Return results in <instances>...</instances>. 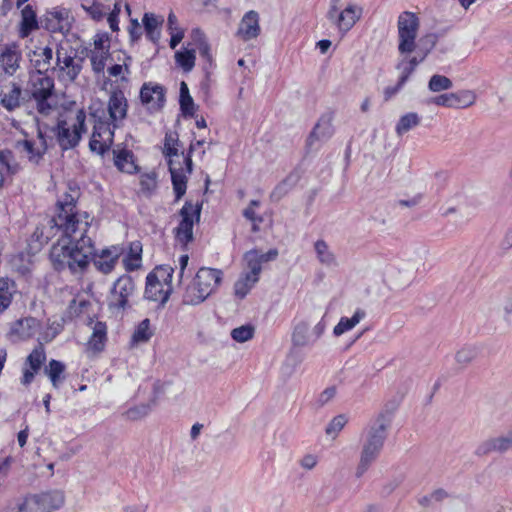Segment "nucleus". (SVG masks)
I'll list each match as a JSON object with an SVG mask.
<instances>
[{
	"label": "nucleus",
	"instance_id": "72a5a7b5",
	"mask_svg": "<svg viewBox=\"0 0 512 512\" xmlns=\"http://www.w3.org/2000/svg\"><path fill=\"white\" fill-rule=\"evenodd\" d=\"M53 54V49L48 46L36 47L33 51V55L35 57L34 66L37 69L36 71H42L45 73L51 65Z\"/></svg>",
	"mask_w": 512,
	"mask_h": 512
},
{
	"label": "nucleus",
	"instance_id": "6e6d98bb",
	"mask_svg": "<svg viewBox=\"0 0 512 512\" xmlns=\"http://www.w3.org/2000/svg\"><path fill=\"white\" fill-rule=\"evenodd\" d=\"M291 189L290 177L281 181L271 192L270 198L274 202L280 201Z\"/></svg>",
	"mask_w": 512,
	"mask_h": 512
},
{
	"label": "nucleus",
	"instance_id": "a878e982",
	"mask_svg": "<svg viewBox=\"0 0 512 512\" xmlns=\"http://www.w3.org/2000/svg\"><path fill=\"white\" fill-rule=\"evenodd\" d=\"M21 53L16 45L6 46L0 53V67L8 75H13L19 68Z\"/></svg>",
	"mask_w": 512,
	"mask_h": 512
},
{
	"label": "nucleus",
	"instance_id": "69168bd1",
	"mask_svg": "<svg viewBox=\"0 0 512 512\" xmlns=\"http://www.w3.org/2000/svg\"><path fill=\"white\" fill-rule=\"evenodd\" d=\"M317 463H318L317 456H315L313 454H306L305 456H303V458L300 461L301 467L306 470L313 469L317 465Z\"/></svg>",
	"mask_w": 512,
	"mask_h": 512
},
{
	"label": "nucleus",
	"instance_id": "39448f33",
	"mask_svg": "<svg viewBox=\"0 0 512 512\" xmlns=\"http://www.w3.org/2000/svg\"><path fill=\"white\" fill-rule=\"evenodd\" d=\"M56 64L54 70L60 82L70 84L80 75L83 69L84 58L77 56L76 49L69 41H60L56 47Z\"/></svg>",
	"mask_w": 512,
	"mask_h": 512
},
{
	"label": "nucleus",
	"instance_id": "4468645a",
	"mask_svg": "<svg viewBox=\"0 0 512 512\" xmlns=\"http://www.w3.org/2000/svg\"><path fill=\"white\" fill-rule=\"evenodd\" d=\"M141 103L151 113L160 111L165 104V88L157 83H144L140 90Z\"/></svg>",
	"mask_w": 512,
	"mask_h": 512
},
{
	"label": "nucleus",
	"instance_id": "f257e3e1",
	"mask_svg": "<svg viewBox=\"0 0 512 512\" xmlns=\"http://www.w3.org/2000/svg\"><path fill=\"white\" fill-rule=\"evenodd\" d=\"M67 226L59 223V217L56 215L36 227L32 234V240L42 246L54 238L59 231H62L61 238L50 251L53 265L57 270L68 269L74 274L81 273L88 266L90 256L95 254V248L88 234L81 237V234L77 232V227H72L74 231H69L66 230Z\"/></svg>",
	"mask_w": 512,
	"mask_h": 512
},
{
	"label": "nucleus",
	"instance_id": "393cba45",
	"mask_svg": "<svg viewBox=\"0 0 512 512\" xmlns=\"http://www.w3.org/2000/svg\"><path fill=\"white\" fill-rule=\"evenodd\" d=\"M333 133L332 117L330 115H324L318 120L311 131L307 139V144L313 146L315 141H326L331 138Z\"/></svg>",
	"mask_w": 512,
	"mask_h": 512
},
{
	"label": "nucleus",
	"instance_id": "603ef678",
	"mask_svg": "<svg viewBox=\"0 0 512 512\" xmlns=\"http://www.w3.org/2000/svg\"><path fill=\"white\" fill-rule=\"evenodd\" d=\"M396 69L399 71L400 85H404L415 69L408 63V57L404 56L396 65Z\"/></svg>",
	"mask_w": 512,
	"mask_h": 512
},
{
	"label": "nucleus",
	"instance_id": "ddd939ff",
	"mask_svg": "<svg viewBox=\"0 0 512 512\" xmlns=\"http://www.w3.org/2000/svg\"><path fill=\"white\" fill-rule=\"evenodd\" d=\"M110 39L107 33H97L93 38V48L89 51L88 57L94 73L100 74L104 71L106 61L110 56Z\"/></svg>",
	"mask_w": 512,
	"mask_h": 512
},
{
	"label": "nucleus",
	"instance_id": "79ce46f5",
	"mask_svg": "<svg viewBox=\"0 0 512 512\" xmlns=\"http://www.w3.org/2000/svg\"><path fill=\"white\" fill-rule=\"evenodd\" d=\"M173 268L168 265H162L157 267L152 273L147 276V280L156 281L160 284L171 285Z\"/></svg>",
	"mask_w": 512,
	"mask_h": 512
},
{
	"label": "nucleus",
	"instance_id": "37998d69",
	"mask_svg": "<svg viewBox=\"0 0 512 512\" xmlns=\"http://www.w3.org/2000/svg\"><path fill=\"white\" fill-rule=\"evenodd\" d=\"M258 250L253 249L244 254V261L246 262V266L249 269L246 274L254 277L260 276L262 271L261 263L258 260Z\"/></svg>",
	"mask_w": 512,
	"mask_h": 512
},
{
	"label": "nucleus",
	"instance_id": "4d7b16f0",
	"mask_svg": "<svg viewBox=\"0 0 512 512\" xmlns=\"http://www.w3.org/2000/svg\"><path fill=\"white\" fill-rule=\"evenodd\" d=\"M180 109L185 117H193L195 115L197 105L191 96L179 99Z\"/></svg>",
	"mask_w": 512,
	"mask_h": 512
},
{
	"label": "nucleus",
	"instance_id": "4be33fe9",
	"mask_svg": "<svg viewBox=\"0 0 512 512\" xmlns=\"http://www.w3.org/2000/svg\"><path fill=\"white\" fill-rule=\"evenodd\" d=\"M22 89L15 82H9L0 87V103L8 111L20 107L22 101Z\"/></svg>",
	"mask_w": 512,
	"mask_h": 512
},
{
	"label": "nucleus",
	"instance_id": "473e14b6",
	"mask_svg": "<svg viewBox=\"0 0 512 512\" xmlns=\"http://www.w3.org/2000/svg\"><path fill=\"white\" fill-rule=\"evenodd\" d=\"M21 27L20 36L22 38L27 37L33 30L38 28L36 20V14L30 5L25 6L21 11Z\"/></svg>",
	"mask_w": 512,
	"mask_h": 512
},
{
	"label": "nucleus",
	"instance_id": "aec40b11",
	"mask_svg": "<svg viewBox=\"0 0 512 512\" xmlns=\"http://www.w3.org/2000/svg\"><path fill=\"white\" fill-rule=\"evenodd\" d=\"M512 447V433L489 438L476 449V455L485 456L493 452L504 453Z\"/></svg>",
	"mask_w": 512,
	"mask_h": 512
},
{
	"label": "nucleus",
	"instance_id": "ea45409f",
	"mask_svg": "<svg viewBox=\"0 0 512 512\" xmlns=\"http://www.w3.org/2000/svg\"><path fill=\"white\" fill-rule=\"evenodd\" d=\"M65 365L61 361L52 359L45 367L44 373L49 377L54 388H58L64 377Z\"/></svg>",
	"mask_w": 512,
	"mask_h": 512
},
{
	"label": "nucleus",
	"instance_id": "49530a36",
	"mask_svg": "<svg viewBox=\"0 0 512 512\" xmlns=\"http://www.w3.org/2000/svg\"><path fill=\"white\" fill-rule=\"evenodd\" d=\"M255 333L254 326L250 324L242 325L240 327L234 328L231 331V337L234 341L238 343H244L253 338Z\"/></svg>",
	"mask_w": 512,
	"mask_h": 512
},
{
	"label": "nucleus",
	"instance_id": "58836bf2",
	"mask_svg": "<svg viewBox=\"0 0 512 512\" xmlns=\"http://www.w3.org/2000/svg\"><path fill=\"white\" fill-rule=\"evenodd\" d=\"M14 293V282L7 278H0V314L10 306Z\"/></svg>",
	"mask_w": 512,
	"mask_h": 512
},
{
	"label": "nucleus",
	"instance_id": "de8ad7c7",
	"mask_svg": "<svg viewBox=\"0 0 512 512\" xmlns=\"http://www.w3.org/2000/svg\"><path fill=\"white\" fill-rule=\"evenodd\" d=\"M477 356V350L472 346H465L457 351L456 362L462 367L469 365Z\"/></svg>",
	"mask_w": 512,
	"mask_h": 512
},
{
	"label": "nucleus",
	"instance_id": "c9c22d12",
	"mask_svg": "<svg viewBox=\"0 0 512 512\" xmlns=\"http://www.w3.org/2000/svg\"><path fill=\"white\" fill-rule=\"evenodd\" d=\"M142 245L139 241L132 242L127 256L123 259L127 271H134L141 265Z\"/></svg>",
	"mask_w": 512,
	"mask_h": 512
},
{
	"label": "nucleus",
	"instance_id": "9b49d317",
	"mask_svg": "<svg viewBox=\"0 0 512 512\" xmlns=\"http://www.w3.org/2000/svg\"><path fill=\"white\" fill-rule=\"evenodd\" d=\"M181 221L174 229L175 239L178 243L186 246L193 240V226L194 219L199 221L201 214V205L192 204L186 201L181 210L179 211Z\"/></svg>",
	"mask_w": 512,
	"mask_h": 512
},
{
	"label": "nucleus",
	"instance_id": "a19ab883",
	"mask_svg": "<svg viewBox=\"0 0 512 512\" xmlns=\"http://www.w3.org/2000/svg\"><path fill=\"white\" fill-rule=\"evenodd\" d=\"M195 50L185 49L175 53V61L185 72H190L195 66Z\"/></svg>",
	"mask_w": 512,
	"mask_h": 512
},
{
	"label": "nucleus",
	"instance_id": "e2e57ef3",
	"mask_svg": "<svg viewBox=\"0 0 512 512\" xmlns=\"http://www.w3.org/2000/svg\"><path fill=\"white\" fill-rule=\"evenodd\" d=\"M120 10H121V6H120V3L116 2L114 4V9L112 12L109 13L108 15V23H109V26L110 28L113 30V31H116L118 30V14L120 13Z\"/></svg>",
	"mask_w": 512,
	"mask_h": 512
},
{
	"label": "nucleus",
	"instance_id": "8fccbe9b",
	"mask_svg": "<svg viewBox=\"0 0 512 512\" xmlns=\"http://www.w3.org/2000/svg\"><path fill=\"white\" fill-rule=\"evenodd\" d=\"M152 336V331L150 330V321L149 319H144L140 322L138 327L136 328L133 334L134 342H147Z\"/></svg>",
	"mask_w": 512,
	"mask_h": 512
},
{
	"label": "nucleus",
	"instance_id": "3c124183",
	"mask_svg": "<svg viewBox=\"0 0 512 512\" xmlns=\"http://www.w3.org/2000/svg\"><path fill=\"white\" fill-rule=\"evenodd\" d=\"M192 36L194 41L196 42L200 55L210 60V47L205 40L204 34L199 29H195L192 31Z\"/></svg>",
	"mask_w": 512,
	"mask_h": 512
},
{
	"label": "nucleus",
	"instance_id": "f704fd0d",
	"mask_svg": "<svg viewBox=\"0 0 512 512\" xmlns=\"http://www.w3.org/2000/svg\"><path fill=\"white\" fill-rule=\"evenodd\" d=\"M421 123V117L416 112H409L400 117L398 120L396 126H395V132L396 134L401 137L407 132H409L411 129L417 127Z\"/></svg>",
	"mask_w": 512,
	"mask_h": 512
},
{
	"label": "nucleus",
	"instance_id": "774afa93",
	"mask_svg": "<svg viewBox=\"0 0 512 512\" xmlns=\"http://www.w3.org/2000/svg\"><path fill=\"white\" fill-rule=\"evenodd\" d=\"M278 250L277 249H270L268 252L266 253H261L259 250H258V260L259 262L262 264L264 262H269V261H273L277 258L278 256Z\"/></svg>",
	"mask_w": 512,
	"mask_h": 512
},
{
	"label": "nucleus",
	"instance_id": "5701e85b",
	"mask_svg": "<svg viewBox=\"0 0 512 512\" xmlns=\"http://www.w3.org/2000/svg\"><path fill=\"white\" fill-rule=\"evenodd\" d=\"M38 138L39 143H35L30 140L16 142V147L25 151L28 155L29 161L35 164L39 163L47 150L46 140L40 130L38 131Z\"/></svg>",
	"mask_w": 512,
	"mask_h": 512
},
{
	"label": "nucleus",
	"instance_id": "dca6fc26",
	"mask_svg": "<svg viewBox=\"0 0 512 512\" xmlns=\"http://www.w3.org/2000/svg\"><path fill=\"white\" fill-rule=\"evenodd\" d=\"M134 291V283L130 276L123 275L117 279L111 290L110 306L114 308H125L128 298Z\"/></svg>",
	"mask_w": 512,
	"mask_h": 512
},
{
	"label": "nucleus",
	"instance_id": "c756f323",
	"mask_svg": "<svg viewBox=\"0 0 512 512\" xmlns=\"http://www.w3.org/2000/svg\"><path fill=\"white\" fill-rule=\"evenodd\" d=\"M314 251L317 260L325 267H335L337 265V259L330 246L322 239L317 240L314 243Z\"/></svg>",
	"mask_w": 512,
	"mask_h": 512
},
{
	"label": "nucleus",
	"instance_id": "a211bd4d",
	"mask_svg": "<svg viewBox=\"0 0 512 512\" xmlns=\"http://www.w3.org/2000/svg\"><path fill=\"white\" fill-rule=\"evenodd\" d=\"M109 117L114 127L122 122L127 115L128 103L124 93L121 90L111 92L107 104Z\"/></svg>",
	"mask_w": 512,
	"mask_h": 512
},
{
	"label": "nucleus",
	"instance_id": "e433bc0d",
	"mask_svg": "<svg viewBox=\"0 0 512 512\" xmlns=\"http://www.w3.org/2000/svg\"><path fill=\"white\" fill-rule=\"evenodd\" d=\"M258 281V277L242 273L234 284V295L239 299L245 298Z\"/></svg>",
	"mask_w": 512,
	"mask_h": 512
},
{
	"label": "nucleus",
	"instance_id": "bb28decb",
	"mask_svg": "<svg viewBox=\"0 0 512 512\" xmlns=\"http://www.w3.org/2000/svg\"><path fill=\"white\" fill-rule=\"evenodd\" d=\"M121 255V249L113 246L109 249H103L99 255L94 259L96 268L104 274L110 273Z\"/></svg>",
	"mask_w": 512,
	"mask_h": 512
},
{
	"label": "nucleus",
	"instance_id": "2f4dec72",
	"mask_svg": "<svg viewBox=\"0 0 512 512\" xmlns=\"http://www.w3.org/2000/svg\"><path fill=\"white\" fill-rule=\"evenodd\" d=\"M107 339V327L106 324L97 321L93 326L92 335L88 341V346L94 351H101L104 348Z\"/></svg>",
	"mask_w": 512,
	"mask_h": 512
},
{
	"label": "nucleus",
	"instance_id": "338daca9",
	"mask_svg": "<svg viewBox=\"0 0 512 512\" xmlns=\"http://www.w3.org/2000/svg\"><path fill=\"white\" fill-rule=\"evenodd\" d=\"M129 35L132 41H137L142 35V28L137 20H132L129 27Z\"/></svg>",
	"mask_w": 512,
	"mask_h": 512
},
{
	"label": "nucleus",
	"instance_id": "f03ea898",
	"mask_svg": "<svg viewBox=\"0 0 512 512\" xmlns=\"http://www.w3.org/2000/svg\"><path fill=\"white\" fill-rule=\"evenodd\" d=\"M392 410L382 409L371 421L363 434V441L356 468V477H362L380 456L392 421Z\"/></svg>",
	"mask_w": 512,
	"mask_h": 512
},
{
	"label": "nucleus",
	"instance_id": "cd10ccee",
	"mask_svg": "<svg viewBox=\"0 0 512 512\" xmlns=\"http://www.w3.org/2000/svg\"><path fill=\"white\" fill-rule=\"evenodd\" d=\"M171 292V285H167L166 287L165 283L160 284L156 281L149 280H147L146 282L145 297L149 300L164 304L168 301Z\"/></svg>",
	"mask_w": 512,
	"mask_h": 512
},
{
	"label": "nucleus",
	"instance_id": "c85d7f7f",
	"mask_svg": "<svg viewBox=\"0 0 512 512\" xmlns=\"http://www.w3.org/2000/svg\"><path fill=\"white\" fill-rule=\"evenodd\" d=\"M146 37L153 43H157L161 37L160 27L164 22L162 16H156L153 13H145L142 19Z\"/></svg>",
	"mask_w": 512,
	"mask_h": 512
},
{
	"label": "nucleus",
	"instance_id": "680f3d73",
	"mask_svg": "<svg viewBox=\"0 0 512 512\" xmlns=\"http://www.w3.org/2000/svg\"><path fill=\"white\" fill-rule=\"evenodd\" d=\"M431 498L435 505H437L445 502L446 500H450L452 496L446 490L439 488L431 492Z\"/></svg>",
	"mask_w": 512,
	"mask_h": 512
},
{
	"label": "nucleus",
	"instance_id": "13d9d810",
	"mask_svg": "<svg viewBox=\"0 0 512 512\" xmlns=\"http://www.w3.org/2000/svg\"><path fill=\"white\" fill-rule=\"evenodd\" d=\"M336 395L335 387H328L324 389L317 397L315 405L317 408H322L327 405Z\"/></svg>",
	"mask_w": 512,
	"mask_h": 512
},
{
	"label": "nucleus",
	"instance_id": "20e7f679",
	"mask_svg": "<svg viewBox=\"0 0 512 512\" xmlns=\"http://www.w3.org/2000/svg\"><path fill=\"white\" fill-rule=\"evenodd\" d=\"M223 272L219 269L200 268L183 294V303L198 305L204 302L220 286Z\"/></svg>",
	"mask_w": 512,
	"mask_h": 512
},
{
	"label": "nucleus",
	"instance_id": "6e6552de",
	"mask_svg": "<svg viewBox=\"0 0 512 512\" xmlns=\"http://www.w3.org/2000/svg\"><path fill=\"white\" fill-rule=\"evenodd\" d=\"M28 91L36 102L37 112L43 116L49 115L54 108L50 103L54 92L53 78L42 71L33 72L29 77Z\"/></svg>",
	"mask_w": 512,
	"mask_h": 512
},
{
	"label": "nucleus",
	"instance_id": "864d4df0",
	"mask_svg": "<svg viewBox=\"0 0 512 512\" xmlns=\"http://www.w3.org/2000/svg\"><path fill=\"white\" fill-rule=\"evenodd\" d=\"M81 7L89 14L92 19L97 21L101 20L107 14L105 7L99 3H82Z\"/></svg>",
	"mask_w": 512,
	"mask_h": 512
},
{
	"label": "nucleus",
	"instance_id": "7ed1b4c3",
	"mask_svg": "<svg viewBox=\"0 0 512 512\" xmlns=\"http://www.w3.org/2000/svg\"><path fill=\"white\" fill-rule=\"evenodd\" d=\"M180 142L178 135L167 132L164 139L163 154L168 159L169 171L171 174L173 190L178 201L186 192V174L192 172L191 155L179 153Z\"/></svg>",
	"mask_w": 512,
	"mask_h": 512
},
{
	"label": "nucleus",
	"instance_id": "052dcab7",
	"mask_svg": "<svg viewBox=\"0 0 512 512\" xmlns=\"http://www.w3.org/2000/svg\"><path fill=\"white\" fill-rule=\"evenodd\" d=\"M429 104L451 108V93L441 94L428 101Z\"/></svg>",
	"mask_w": 512,
	"mask_h": 512
},
{
	"label": "nucleus",
	"instance_id": "412c9836",
	"mask_svg": "<svg viewBox=\"0 0 512 512\" xmlns=\"http://www.w3.org/2000/svg\"><path fill=\"white\" fill-rule=\"evenodd\" d=\"M113 132L105 123H99L94 126L92 137L89 142L91 151L98 154H104L112 142Z\"/></svg>",
	"mask_w": 512,
	"mask_h": 512
},
{
	"label": "nucleus",
	"instance_id": "09e8293b",
	"mask_svg": "<svg viewBox=\"0 0 512 512\" xmlns=\"http://www.w3.org/2000/svg\"><path fill=\"white\" fill-rule=\"evenodd\" d=\"M348 418L344 414H339L335 416L326 426L325 432L328 436H332L333 438L338 435V433L344 428L347 424Z\"/></svg>",
	"mask_w": 512,
	"mask_h": 512
},
{
	"label": "nucleus",
	"instance_id": "423d86ee",
	"mask_svg": "<svg viewBox=\"0 0 512 512\" xmlns=\"http://www.w3.org/2000/svg\"><path fill=\"white\" fill-rule=\"evenodd\" d=\"M70 193H65L63 197L57 202V216L59 217V223L68 225L66 230L74 231L72 227H77V232L82 236L88 234L92 218L86 212H77L75 210L76 199L78 197V191L70 188Z\"/></svg>",
	"mask_w": 512,
	"mask_h": 512
},
{
	"label": "nucleus",
	"instance_id": "0eeeda50",
	"mask_svg": "<svg viewBox=\"0 0 512 512\" xmlns=\"http://www.w3.org/2000/svg\"><path fill=\"white\" fill-rule=\"evenodd\" d=\"M85 120L86 113L82 109L68 112L64 118L58 120L56 137L63 150L72 149L78 145L82 133L86 131Z\"/></svg>",
	"mask_w": 512,
	"mask_h": 512
},
{
	"label": "nucleus",
	"instance_id": "c03bdc74",
	"mask_svg": "<svg viewBox=\"0 0 512 512\" xmlns=\"http://www.w3.org/2000/svg\"><path fill=\"white\" fill-rule=\"evenodd\" d=\"M452 86V81L448 77L440 74L433 75L428 82V89L434 93L449 90Z\"/></svg>",
	"mask_w": 512,
	"mask_h": 512
},
{
	"label": "nucleus",
	"instance_id": "f8f14e48",
	"mask_svg": "<svg viewBox=\"0 0 512 512\" xmlns=\"http://www.w3.org/2000/svg\"><path fill=\"white\" fill-rule=\"evenodd\" d=\"M325 324L320 321L314 327L306 320L298 321L292 330L291 342L294 347L302 348L314 345L325 331Z\"/></svg>",
	"mask_w": 512,
	"mask_h": 512
},
{
	"label": "nucleus",
	"instance_id": "4c0bfd02",
	"mask_svg": "<svg viewBox=\"0 0 512 512\" xmlns=\"http://www.w3.org/2000/svg\"><path fill=\"white\" fill-rule=\"evenodd\" d=\"M476 101V94L471 90H460L451 93V108L463 109L472 106Z\"/></svg>",
	"mask_w": 512,
	"mask_h": 512
},
{
	"label": "nucleus",
	"instance_id": "b1692460",
	"mask_svg": "<svg viewBox=\"0 0 512 512\" xmlns=\"http://www.w3.org/2000/svg\"><path fill=\"white\" fill-rule=\"evenodd\" d=\"M114 164L122 172L134 174L139 171V167L135 162L134 154L131 150L117 146L113 149Z\"/></svg>",
	"mask_w": 512,
	"mask_h": 512
},
{
	"label": "nucleus",
	"instance_id": "0e129e2a",
	"mask_svg": "<svg viewBox=\"0 0 512 512\" xmlns=\"http://www.w3.org/2000/svg\"><path fill=\"white\" fill-rule=\"evenodd\" d=\"M148 413H149V407L145 406V405L140 406V407H135V408L129 409L127 411L128 417L133 420L145 417L146 415H148Z\"/></svg>",
	"mask_w": 512,
	"mask_h": 512
},
{
	"label": "nucleus",
	"instance_id": "9d476101",
	"mask_svg": "<svg viewBox=\"0 0 512 512\" xmlns=\"http://www.w3.org/2000/svg\"><path fill=\"white\" fill-rule=\"evenodd\" d=\"M419 27L420 20L415 13L404 11L398 16V51L401 55L415 51Z\"/></svg>",
	"mask_w": 512,
	"mask_h": 512
},
{
	"label": "nucleus",
	"instance_id": "7c9ffc66",
	"mask_svg": "<svg viewBox=\"0 0 512 512\" xmlns=\"http://www.w3.org/2000/svg\"><path fill=\"white\" fill-rule=\"evenodd\" d=\"M366 316V313L362 309H357L353 316L342 317L338 324L333 329V334L336 337L343 335L344 333L352 330L356 325H358Z\"/></svg>",
	"mask_w": 512,
	"mask_h": 512
},
{
	"label": "nucleus",
	"instance_id": "a18cd8bd",
	"mask_svg": "<svg viewBox=\"0 0 512 512\" xmlns=\"http://www.w3.org/2000/svg\"><path fill=\"white\" fill-rule=\"evenodd\" d=\"M0 165L6 169L7 174H15L19 171V164L12 151L5 149L0 151Z\"/></svg>",
	"mask_w": 512,
	"mask_h": 512
},
{
	"label": "nucleus",
	"instance_id": "5fc2aeb1",
	"mask_svg": "<svg viewBox=\"0 0 512 512\" xmlns=\"http://www.w3.org/2000/svg\"><path fill=\"white\" fill-rule=\"evenodd\" d=\"M140 185L143 192L151 193L157 187V174L154 171L142 174Z\"/></svg>",
	"mask_w": 512,
	"mask_h": 512
},
{
	"label": "nucleus",
	"instance_id": "f3484780",
	"mask_svg": "<svg viewBox=\"0 0 512 512\" xmlns=\"http://www.w3.org/2000/svg\"><path fill=\"white\" fill-rule=\"evenodd\" d=\"M45 361V348L42 343H39L26 358L25 364L28 365V368H24L23 370L22 384H30L34 379L35 374L40 371Z\"/></svg>",
	"mask_w": 512,
	"mask_h": 512
},
{
	"label": "nucleus",
	"instance_id": "1a4fd4ad",
	"mask_svg": "<svg viewBox=\"0 0 512 512\" xmlns=\"http://www.w3.org/2000/svg\"><path fill=\"white\" fill-rule=\"evenodd\" d=\"M362 16V8L354 3L343 5L342 0H330L327 19L344 35Z\"/></svg>",
	"mask_w": 512,
	"mask_h": 512
},
{
	"label": "nucleus",
	"instance_id": "6ab92c4d",
	"mask_svg": "<svg viewBox=\"0 0 512 512\" xmlns=\"http://www.w3.org/2000/svg\"><path fill=\"white\" fill-rule=\"evenodd\" d=\"M260 31L259 14L254 10L245 13L239 23L237 35L243 41H249L257 38Z\"/></svg>",
	"mask_w": 512,
	"mask_h": 512
},
{
	"label": "nucleus",
	"instance_id": "bf43d9fd",
	"mask_svg": "<svg viewBox=\"0 0 512 512\" xmlns=\"http://www.w3.org/2000/svg\"><path fill=\"white\" fill-rule=\"evenodd\" d=\"M436 41H437V37L435 34H428V35H425L424 37H422L420 39L419 53L424 52L425 54L428 55L430 53V51L434 48Z\"/></svg>",
	"mask_w": 512,
	"mask_h": 512
},
{
	"label": "nucleus",
	"instance_id": "2eb2a0df",
	"mask_svg": "<svg viewBox=\"0 0 512 512\" xmlns=\"http://www.w3.org/2000/svg\"><path fill=\"white\" fill-rule=\"evenodd\" d=\"M72 17L65 8H54L46 13L43 25L51 33H67L71 28Z\"/></svg>",
	"mask_w": 512,
	"mask_h": 512
}]
</instances>
